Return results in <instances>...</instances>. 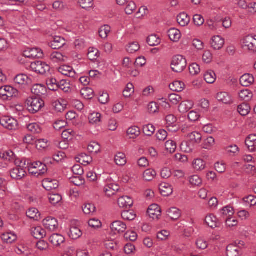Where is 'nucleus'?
<instances>
[{"mask_svg": "<svg viewBox=\"0 0 256 256\" xmlns=\"http://www.w3.org/2000/svg\"><path fill=\"white\" fill-rule=\"evenodd\" d=\"M1 238L4 242L12 244L16 240L17 236L14 232H6L2 234Z\"/></svg>", "mask_w": 256, "mask_h": 256, "instance_id": "31", "label": "nucleus"}, {"mask_svg": "<svg viewBox=\"0 0 256 256\" xmlns=\"http://www.w3.org/2000/svg\"><path fill=\"white\" fill-rule=\"evenodd\" d=\"M238 96L242 100L248 102L252 98L253 94L250 90L248 89H244L241 90L239 92Z\"/></svg>", "mask_w": 256, "mask_h": 256, "instance_id": "32", "label": "nucleus"}, {"mask_svg": "<svg viewBox=\"0 0 256 256\" xmlns=\"http://www.w3.org/2000/svg\"><path fill=\"white\" fill-rule=\"evenodd\" d=\"M148 214L150 218L153 219H158L161 214L160 208L158 204H151L148 210Z\"/></svg>", "mask_w": 256, "mask_h": 256, "instance_id": "13", "label": "nucleus"}, {"mask_svg": "<svg viewBox=\"0 0 256 256\" xmlns=\"http://www.w3.org/2000/svg\"><path fill=\"white\" fill-rule=\"evenodd\" d=\"M140 128L138 126H132L127 130V134L130 138L134 139L140 136Z\"/></svg>", "mask_w": 256, "mask_h": 256, "instance_id": "40", "label": "nucleus"}, {"mask_svg": "<svg viewBox=\"0 0 256 256\" xmlns=\"http://www.w3.org/2000/svg\"><path fill=\"white\" fill-rule=\"evenodd\" d=\"M246 145L248 150L251 152L256 151V134H251L246 137L245 140Z\"/></svg>", "mask_w": 256, "mask_h": 256, "instance_id": "16", "label": "nucleus"}, {"mask_svg": "<svg viewBox=\"0 0 256 256\" xmlns=\"http://www.w3.org/2000/svg\"><path fill=\"white\" fill-rule=\"evenodd\" d=\"M114 162L118 166H123L125 165L126 162L125 154L122 152L118 153L115 156Z\"/></svg>", "mask_w": 256, "mask_h": 256, "instance_id": "44", "label": "nucleus"}, {"mask_svg": "<svg viewBox=\"0 0 256 256\" xmlns=\"http://www.w3.org/2000/svg\"><path fill=\"white\" fill-rule=\"evenodd\" d=\"M76 134L75 132L72 129L64 130L62 134V137L65 140H72Z\"/></svg>", "mask_w": 256, "mask_h": 256, "instance_id": "60", "label": "nucleus"}, {"mask_svg": "<svg viewBox=\"0 0 256 256\" xmlns=\"http://www.w3.org/2000/svg\"><path fill=\"white\" fill-rule=\"evenodd\" d=\"M104 246L107 250L116 251L118 246L116 241L112 240H107L104 241Z\"/></svg>", "mask_w": 256, "mask_h": 256, "instance_id": "49", "label": "nucleus"}, {"mask_svg": "<svg viewBox=\"0 0 256 256\" xmlns=\"http://www.w3.org/2000/svg\"><path fill=\"white\" fill-rule=\"evenodd\" d=\"M110 228L114 234H121L125 232L126 230V224L120 220L114 222L110 224Z\"/></svg>", "mask_w": 256, "mask_h": 256, "instance_id": "9", "label": "nucleus"}, {"mask_svg": "<svg viewBox=\"0 0 256 256\" xmlns=\"http://www.w3.org/2000/svg\"><path fill=\"white\" fill-rule=\"evenodd\" d=\"M0 124L8 130H14L17 128L18 122L12 117L4 116L0 118Z\"/></svg>", "mask_w": 256, "mask_h": 256, "instance_id": "5", "label": "nucleus"}, {"mask_svg": "<svg viewBox=\"0 0 256 256\" xmlns=\"http://www.w3.org/2000/svg\"><path fill=\"white\" fill-rule=\"evenodd\" d=\"M102 115L99 112H93L88 116V120L90 123L92 124H98L101 120Z\"/></svg>", "mask_w": 256, "mask_h": 256, "instance_id": "54", "label": "nucleus"}, {"mask_svg": "<svg viewBox=\"0 0 256 256\" xmlns=\"http://www.w3.org/2000/svg\"><path fill=\"white\" fill-rule=\"evenodd\" d=\"M30 68L32 71L40 74H48L50 71V66L46 62L42 61H36L32 62Z\"/></svg>", "mask_w": 256, "mask_h": 256, "instance_id": "3", "label": "nucleus"}, {"mask_svg": "<svg viewBox=\"0 0 256 256\" xmlns=\"http://www.w3.org/2000/svg\"><path fill=\"white\" fill-rule=\"evenodd\" d=\"M29 112L35 114L38 112L44 106V102L40 98L30 97L26 102Z\"/></svg>", "mask_w": 256, "mask_h": 256, "instance_id": "1", "label": "nucleus"}, {"mask_svg": "<svg viewBox=\"0 0 256 256\" xmlns=\"http://www.w3.org/2000/svg\"><path fill=\"white\" fill-rule=\"evenodd\" d=\"M134 92V86L132 83L127 84L123 91V95L126 98H129Z\"/></svg>", "mask_w": 256, "mask_h": 256, "instance_id": "62", "label": "nucleus"}, {"mask_svg": "<svg viewBox=\"0 0 256 256\" xmlns=\"http://www.w3.org/2000/svg\"><path fill=\"white\" fill-rule=\"evenodd\" d=\"M160 194L164 196H170L173 192L172 186L166 182H162L160 185Z\"/></svg>", "mask_w": 256, "mask_h": 256, "instance_id": "24", "label": "nucleus"}, {"mask_svg": "<svg viewBox=\"0 0 256 256\" xmlns=\"http://www.w3.org/2000/svg\"><path fill=\"white\" fill-rule=\"evenodd\" d=\"M58 71L62 75L72 78L74 80L78 78V74H76L73 68L70 66L68 65L62 66L58 68Z\"/></svg>", "mask_w": 256, "mask_h": 256, "instance_id": "8", "label": "nucleus"}, {"mask_svg": "<svg viewBox=\"0 0 256 256\" xmlns=\"http://www.w3.org/2000/svg\"><path fill=\"white\" fill-rule=\"evenodd\" d=\"M166 126L170 131L176 132L178 128L176 126V118L173 114L168 115L166 118Z\"/></svg>", "mask_w": 256, "mask_h": 256, "instance_id": "15", "label": "nucleus"}, {"mask_svg": "<svg viewBox=\"0 0 256 256\" xmlns=\"http://www.w3.org/2000/svg\"><path fill=\"white\" fill-rule=\"evenodd\" d=\"M14 152L11 150H8L4 151L3 152H0V157L6 160H10L14 158Z\"/></svg>", "mask_w": 256, "mask_h": 256, "instance_id": "64", "label": "nucleus"}, {"mask_svg": "<svg viewBox=\"0 0 256 256\" xmlns=\"http://www.w3.org/2000/svg\"><path fill=\"white\" fill-rule=\"evenodd\" d=\"M68 236L72 239L76 240L82 236V232L78 228L72 226L68 232Z\"/></svg>", "mask_w": 256, "mask_h": 256, "instance_id": "38", "label": "nucleus"}, {"mask_svg": "<svg viewBox=\"0 0 256 256\" xmlns=\"http://www.w3.org/2000/svg\"><path fill=\"white\" fill-rule=\"evenodd\" d=\"M82 210L86 214H90L96 211V207L92 204H86L82 207Z\"/></svg>", "mask_w": 256, "mask_h": 256, "instance_id": "63", "label": "nucleus"}, {"mask_svg": "<svg viewBox=\"0 0 256 256\" xmlns=\"http://www.w3.org/2000/svg\"><path fill=\"white\" fill-rule=\"evenodd\" d=\"M168 217L173 220H178L180 216V210L176 208H172L166 212Z\"/></svg>", "mask_w": 256, "mask_h": 256, "instance_id": "37", "label": "nucleus"}, {"mask_svg": "<svg viewBox=\"0 0 256 256\" xmlns=\"http://www.w3.org/2000/svg\"><path fill=\"white\" fill-rule=\"evenodd\" d=\"M250 108L248 104L243 103L239 105L238 108V111L242 116H246L250 112Z\"/></svg>", "mask_w": 256, "mask_h": 256, "instance_id": "43", "label": "nucleus"}, {"mask_svg": "<svg viewBox=\"0 0 256 256\" xmlns=\"http://www.w3.org/2000/svg\"><path fill=\"white\" fill-rule=\"evenodd\" d=\"M50 58L53 63H60L66 62L68 58L62 53L55 51L50 54Z\"/></svg>", "mask_w": 256, "mask_h": 256, "instance_id": "12", "label": "nucleus"}, {"mask_svg": "<svg viewBox=\"0 0 256 256\" xmlns=\"http://www.w3.org/2000/svg\"><path fill=\"white\" fill-rule=\"evenodd\" d=\"M143 132L148 136H151L155 131V127L152 124H148L143 126Z\"/></svg>", "mask_w": 256, "mask_h": 256, "instance_id": "59", "label": "nucleus"}, {"mask_svg": "<svg viewBox=\"0 0 256 256\" xmlns=\"http://www.w3.org/2000/svg\"><path fill=\"white\" fill-rule=\"evenodd\" d=\"M169 87L174 92H180L184 90L185 85L183 82L176 80L170 84Z\"/></svg>", "mask_w": 256, "mask_h": 256, "instance_id": "36", "label": "nucleus"}, {"mask_svg": "<svg viewBox=\"0 0 256 256\" xmlns=\"http://www.w3.org/2000/svg\"><path fill=\"white\" fill-rule=\"evenodd\" d=\"M111 178L108 177L106 180V186L104 188V191L106 194L110 196L115 194L118 190L120 186L112 182Z\"/></svg>", "mask_w": 256, "mask_h": 256, "instance_id": "7", "label": "nucleus"}, {"mask_svg": "<svg viewBox=\"0 0 256 256\" xmlns=\"http://www.w3.org/2000/svg\"><path fill=\"white\" fill-rule=\"evenodd\" d=\"M6 90V100H10L13 98H16L18 96V91L15 88L10 86H5Z\"/></svg>", "mask_w": 256, "mask_h": 256, "instance_id": "30", "label": "nucleus"}, {"mask_svg": "<svg viewBox=\"0 0 256 256\" xmlns=\"http://www.w3.org/2000/svg\"><path fill=\"white\" fill-rule=\"evenodd\" d=\"M133 200L128 196H122L120 197L118 200V204L120 208H130L133 205Z\"/></svg>", "mask_w": 256, "mask_h": 256, "instance_id": "17", "label": "nucleus"}, {"mask_svg": "<svg viewBox=\"0 0 256 256\" xmlns=\"http://www.w3.org/2000/svg\"><path fill=\"white\" fill-rule=\"evenodd\" d=\"M110 27L108 25H104L100 27L98 31L100 36L102 38H106L110 32Z\"/></svg>", "mask_w": 256, "mask_h": 256, "instance_id": "57", "label": "nucleus"}, {"mask_svg": "<svg viewBox=\"0 0 256 256\" xmlns=\"http://www.w3.org/2000/svg\"><path fill=\"white\" fill-rule=\"evenodd\" d=\"M28 170L30 173L37 176H42L47 172L46 166L40 162L30 164Z\"/></svg>", "mask_w": 256, "mask_h": 256, "instance_id": "4", "label": "nucleus"}, {"mask_svg": "<svg viewBox=\"0 0 256 256\" xmlns=\"http://www.w3.org/2000/svg\"><path fill=\"white\" fill-rule=\"evenodd\" d=\"M165 146L166 150L170 153H174L176 148V142L172 140H168L166 142L165 144Z\"/></svg>", "mask_w": 256, "mask_h": 256, "instance_id": "61", "label": "nucleus"}, {"mask_svg": "<svg viewBox=\"0 0 256 256\" xmlns=\"http://www.w3.org/2000/svg\"><path fill=\"white\" fill-rule=\"evenodd\" d=\"M146 42L150 46H154L160 43V40L156 35L152 34L148 37Z\"/></svg>", "mask_w": 256, "mask_h": 256, "instance_id": "50", "label": "nucleus"}, {"mask_svg": "<svg viewBox=\"0 0 256 256\" xmlns=\"http://www.w3.org/2000/svg\"><path fill=\"white\" fill-rule=\"evenodd\" d=\"M58 82L55 78H49L46 80V85L50 90L56 91L58 90Z\"/></svg>", "mask_w": 256, "mask_h": 256, "instance_id": "48", "label": "nucleus"}, {"mask_svg": "<svg viewBox=\"0 0 256 256\" xmlns=\"http://www.w3.org/2000/svg\"><path fill=\"white\" fill-rule=\"evenodd\" d=\"M168 34L170 39L174 42H178L182 36L180 30L175 28H170Z\"/></svg>", "mask_w": 256, "mask_h": 256, "instance_id": "23", "label": "nucleus"}, {"mask_svg": "<svg viewBox=\"0 0 256 256\" xmlns=\"http://www.w3.org/2000/svg\"><path fill=\"white\" fill-rule=\"evenodd\" d=\"M31 234L36 239H41L46 236V230L40 226L32 228Z\"/></svg>", "mask_w": 256, "mask_h": 256, "instance_id": "29", "label": "nucleus"}, {"mask_svg": "<svg viewBox=\"0 0 256 256\" xmlns=\"http://www.w3.org/2000/svg\"><path fill=\"white\" fill-rule=\"evenodd\" d=\"M48 198L50 202L54 205H55L60 202L62 200V197L61 195L58 194L50 193L48 194Z\"/></svg>", "mask_w": 256, "mask_h": 256, "instance_id": "52", "label": "nucleus"}, {"mask_svg": "<svg viewBox=\"0 0 256 256\" xmlns=\"http://www.w3.org/2000/svg\"><path fill=\"white\" fill-rule=\"evenodd\" d=\"M224 44V40L220 36H214L211 40L210 44L212 48L215 50L221 49Z\"/></svg>", "mask_w": 256, "mask_h": 256, "instance_id": "14", "label": "nucleus"}, {"mask_svg": "<svg viewBox=\"0 0 256 256\" xmlns=\"http://www.w3.org/2000/svg\"><path fill=\"white\" fill-rule=\"evenodd\" d=\"M156 174L153 169L149 168L146 170L143 174V178L146 181L152 180Z\"/></svg>", "mask_w": 256, "mask_h": 256, "instance_id": "51", "label": "nucleus"}, {"mask_svg": "<svg viewBox=\"0 0 256 256\" xmlns=\"http://www.w3.org/2000/svg\"><path fill=\"white\" fill-rule=\"evenodd\" d=\"M193 106V103L191 101H184L180 103L178 106V110L180 113L184 114L188 112Z\"/></svg>", "mask_w": 256, "mask_h": 256, "instance_id": "35", "label": "nucleus"}, {"mask_svg": "<svg viewBox=\"0 0 256 256\" xmlns=\"http://www.w3.org/2000/svg\"><path fill=\"white\" fill-rule=\"evenodd\" d=\"M240 82L242 86L247 87L251 85L254 82V78L252 75L246 74L240 77Z\"/></svg>", "mask_w": 256, "mask_h": 256, "instance_id": "25", "label": "nucleus"}, {"mask_svg": "<svg viewBox=\"0 0 256 256\" xmlns=\"http://www.w3.org/2000/svg\"><path fill=\"white\" fill-rule=\"evenodd\" d=\"M240 248L237 246L232 244L228 245L226 248L227 256H239Z\"/></svg>", "mask_w": 256, "mask_h": 256, "instance_id": "34", "label": "nucleus"}, {"mask_svg": "<svg viewBox=\"0 0 256 256\" xmlns=\"http://www.w3.org/2000/svg\"><path fill=\"white\" fill-rule=\"evenodd\" d=\"M44 228L50 231H54L58 228V223L57 220L50 216L47 217L42 221Z\"/></svg>", "mask_w": 256, "mask_h": 256, "instance_id": "10", "label": "nucleus"}, {"mask_svg": "<svg viewBox=\"0 0 256 256\" xmlns=\"http://www.w3.org/2000/svg\"><path fill=\"white\" fill-rule=\"evenodd\" d=\"M26 127L28 130L33 134H40L42 132L40 126L36 122L30 124Z\"/></svg>", "mask_w": 256, "mask_h": 256, "instance_id": "56", "label": "nucleus"}, {"mask_svg": "<svg viewBox=\"0 0 256 256\" xmlns=\"http://www.w3.org/2000/svg\"><path fill=\"white\" fill-rule=\"evenodd\" d=\"M23 56L30 58H40L44 56V54L42 50L40 48H27L24 51Z\"/></svg>", "mask_w": 256, "mask_h": 256, "instance_id": "6", "label": "nucleus"}, {"mask_svg": "<svg viewBox=\"0 0 256 256\" xmlns=\"http://www.w3.org/2000/svg\"><path fill=\"white\" fill-rule=\"evenodd\" d=\"M216 98L218 101L225 104H230L232 102L231 96L226 92H220L216 94Z\"/></svg>", "mask_w": 256, "mask_h": 256, "instance_id": "22", "label": "nucleus"}, {"mask_svg": "<svg viewBox=\"0 0 256 256\" xmlns=\"http://www.w3.org/2000/svg\"><path fill=\"white\" fill-rule=\"evenodd\" d=\"M177 22L182 26H185L190 22V18L184 12L180 14L177 16Z\"/></svg>", "mask_w": 256, "mask_h": 256, "instance_id": "33", "label": "nucleus"}, {"mask_svg": "<svg viewBox=\"0 0 256 256\" xmlns=\"http://www.w3.org/2000/svg\"><path fill=\"white\" fill-rule=\"evenodd\" d=\"M47 92V88L44 85L42 84H34L32 88V92L38 96L45 95Z\"/></svg>", "mask_w": 256, "mask_h": 256, "instance_id": "21", "label": "nucleus"}, {"mask_svg": "<svg viewBox=\"0 0 256 256\" xmlns=\"http://www.w3.org/2000/svg\"><path fill=\"white\" fill-rule=\"evenodd\" d=\"M42 186L48 191L57 188L59 186L58 182L55 179L46 178L42 181Z\"/></svg>", "mask_w": 256, "mask_h": 256, "instance_id": "11", "label": "nucleus"}, {"mask_svg": "<svg viewBox=\"0 0 256 256\" xmlns=\"http://www.w3.org/2000/svg\"><path fill=\"white\" fill-rule=\"evenodd\" d=\"M26 216L30 219L35 220H38L40 218V214L38 209L36 208H30L26 212Z\"/></svg>", "mask_w": 256, "mask_h": 256, "instance_id": "42", "label": "nucleus"}, {"mask_svg": "<svg viewBox=\"0 0 256 256\" xmlns=\"http://www.w3.org/2000/svg\"><path fill=\"white\" fill-rule=\"evenodd\" d=\"M64 38L61 36H55L54 40L50 42V46L54 50L59 49L66 44Z\"/></svg>", "mask_w": 256, "mask_h": 256, "instance_id": "19", "label": "nucleus"}, {"mask_svg": "<svg viewBox=\"0 0 256 256\" xmlns=\"http://www.w3.org/2000/svg\"><path fill=\"white\" fill-rule=\"evenodd\" d=\"M206 163L201 158L195 159L192 162L194 168L196 170L201 171L206 168Z\"/></svg>", "mask_w": 256, "mask_h": 256, "instance_id": "39", "label": "nucleus"}, {"mask_svg": "<svg viewBox=\"0 0 256 256\" xmlns=\"http://www.w3.org/2000/svg\"><path fill=\"white\" fill-rule=\"evenodd\" d=\"M88 150L92 154H96L100 151V146L97 142H92L88 145Z\"/></svg>", "mask_w": 256, "mask_h": 256, "instance_id": "47", "label": "nucleus"}, {"mask_svg": "<svg viewBox=\"0 0 256 256\" xmlns=\"http://www.w3.org/2000/svg\"><path fill=\"white\" fill-rule=\"evenodd\" d=\"M186 60L183 56L176 55L172 59L171 68L174 72H181L186 68Z\"/></svg>", "mask_w": 256, "mask_h": 256, "instance_id": "2", "label": "nucleus"}, {"mask_svg": "<svg viewBox=\"0 0 256 256\" xmlns=\"http://www.w3.org/2000/svg\"><path fill=\"white\" fill-rule=\"evenodd\" d=\"M206 224L212 228L218 226L219 223L215 216L213 214H210L206 216L204 220Z\"/></svg>", "mask_w": 256, "mask_h": 256, "instance_id": "27", "label": "nucleus"}, {"mask_svg": "<svg viewBox=\"0 0 256 256\" xmlns=\"http://www.w3.org/2000/svg\"><path fill=\"white\" fill-rule=\"evenodd\" d=\"M26 174V170L22 168H14L10 172V176L12 178L16 180H21L25 176Z\"/></svg>", "mask_w": 256, "mask_h": 256, "instance_id": "28", "label": "nucleus"}, {"mask_svg": "<svg viewBox=\"0 0 256 256\" xmlns=\"http://www.w3.org/2000/svg\"><path fill=\"white\" fill-rule=\"evenodd\" d=\"M190 140L196 143H200L202 140V135L200 133L196 132H194L188 135Z\"/></svg>", "mask_w": 256, "mask_h": 256, "instance_id": "58", "label": "nucleus"}, {"mask_svg": "<svg viewBox=\"0 0 256 256\" xmlns=\"http://www.w3.org/2000/svg\"><path fill=\"white\" fill-rule=\"evenodd\" d=\"M204 78L208 84H213L216 80V75L212 70H208L204 74Z\"/></svg>", "mask_w": 256, "mask_h": 256, "instance_id": "45", "label": "nucleus"}, {"mask_svg": "<svg viewBox=\"0 0 256 256\" xmlns=\"http://www.w3.org/2000/svg\"><path fill=\"white\" fill-rule=\"evenodd\" d=\"M256 38L251 36L245 37L242 40V46L244 48L253 51Z\"/></svg>", "mask_w": 256, "mask_h": 256, "instance_id": "18", "label": "nucleus"}, {"mask_svg": "<svg viewBox=\"0 0 256 256\" xmlns=\"http://www.w3.org/2000/svg\"><path fill=\"white\" fill-rule=\"evenodd\" d=\"M50 242L55 246H60L64 240V238L61 234H54L49 238Z\"/></svg>", "mask_w": 256, "mask_h": 256, "instance_id": "26", "label": "nucleus"}, {"mask_svg": "<svg viewBox=\"0 0 256 256\" xmlns=\"http://www.w3.org/2000/svg\"><path fill=\"white\" fill-rule=\"evenodd\" d=\"M78 162L80 164L86 166L92 162V158L86 154H82L79 156Z\"/></svg>", "mask_w": 256, "mask_h": 256, "instance_id": "55", "label": "nucleus"}, {"mask_svg": "<svg viewBox=\"0 0 256 256\" xmlns=\"http://www.w3.org/2000/svg\"><path fill=\"white\" fill-rule=\"evenodd\" d=\"M14 82L20 86H26L30 84L32 79L25 74H18L14 78Z\"/></svg>", "mask_w": 256, "mask_h": 256, "instance_id": "20", "label": "nucleus"}, {"mask_svg": "<svg viewBox=\"0 0 256 256\" xmlns=\"http://www.w3.org/2000/svg\"><path fill=\"white\" fill-rule=\"evenodd\" d=\"M14 164L16 168H22L24 170L28 169L30 163L26 158H16L14 160Z\"/></svg>", "mask_w": 256, "mask_h": 256, "instance_id": "41", "label": "nucleus"}, {"mask_svg": "<svg viewBox=\"0 0 256 256\" xmlns=\"http://www.w3.org/2000/svg\"><path fill=\"white\" fill-rule=\"evenodd\" d=\"M81 94L86 99L90 100L94 96V92L90 88H85L81 90Z\"/></svg>", "mask_w": 256, "mask_h": 256, "instance_id": "53", "label": "nucleus"}, {"mask_svg": "<svg viewBox=\"0 0 256 256\" xmlns=\"http://www.w3.org/2000/svg\"><path fill=\"white\" fill-rule=\"evenodd\" d=\"M122 217L124 220H132L136 217V214L133 210H124L121 214Z\"/></svg>", "mask_w": 256, "mask_h": 256, "instance_id": "46", "label": "nucleus"}]
</instances>
